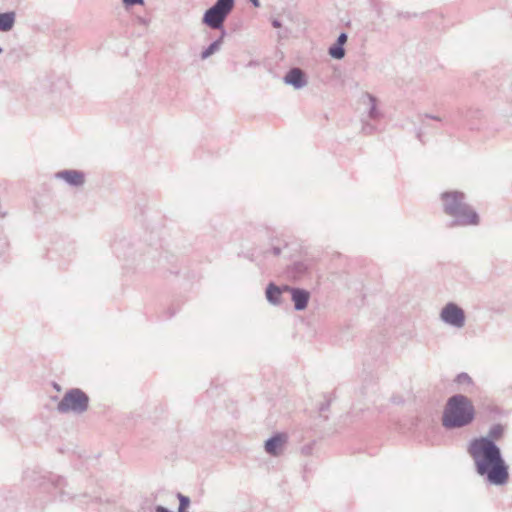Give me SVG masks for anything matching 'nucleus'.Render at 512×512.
Segmentation results:
<instances>
[{"label": "nucleus", "instance_id": "f257e3e1", "mask_svg": "<svg viewBox=\"0 0 512 512\" xmlns=\"http://www.w3.org/2000/svg\"><path fill=\"white\" fill-rule=\"evenodd\" d=\"M469 452L475 460L478 472L486 474L491 483L499 485L507 481V467L492 441L486 438L476 439L471 443Z\"/></svg>", "mask_w": 512, "mask_h": 512}, {"label": "nucleus", "instance_id": "f3484780", "mask_svg": "<svg viewBox=\"0 0 512 512\" xmlns=\"http://www.w3.org/2000/svg\"><path fill=\"white\" fill-rule=\"evenodd\" d=\"M180 505H179V512H187L190 501L189 498L186 496H183L182 494L178 495Z\"/></svg>", "mask_w": 512, "mask_h": 512}, {"label": "nucleus", "instance_id": "4be33fe9", "mask_svg": "<svg viewBox=\"0 0 512 512\" xmlns=\"http://www.w3.org/2000/svg\"><path fill=\"white\" fill-rule=\"evenodd\" d=\"M251 1L254 3V5H255V6H258V5H259V4H258V0H251Z\"/></svg>", "mask_w": 512, "mask_h": 512}, {"label": "nucleus", "instance_id": "423d86ee", "mask_svg": "<svg viewBox=\"0 0 512 512\" xmlns=\"http://www.w3.org/2000/svg\"><path fill=\"white\" fill-rule=\"evenodd\" d=\"M441 318L446 323H449L457 327L463 326L465 320L463 310L453 303L447 304L443 308L441 312Z\"/></svg>", "mask_w": 512, "mask_h": 512}, {"label": "nucleus", "instance_id": "412c9836", "mask_svg": "<svg viewBox=\"0 0 512 512\" xmlns=\"http://www.w3.org/2000/svg\"><path fill=\"white\" fill-rule=\"evenodd\" d=\"M156 511H157V512H169L166 508H164V507H162V506H158V507L156 508Z\"/></svg>", "mask_w": 512, "mask_h": 512}, {"label": "nucleus", "instance_id": "6ab92c4d", "mask_svg": "<svg viewBox=\"0 0 512 512\" xmlns=\"http://www.w3.org/2000/svg\"><path fill=\"white\" fill-rule=\"evenodd\" d=\"M347 41V36L345 33H342L340 34V36L338 37V40H337V44L343 46Z\"/></svg>", "mask_w": 512, "mask_h": 512}, {"label": "nucleus", "instance_id": "6e6552de", "mask_svg": "<svg viewBox=\"0 0 512 512\" xmlns=\"http://www.w3.org/2000/svg\"><path fill=\"white\" fill-rule=\"evenodd\" d=\"M286 440L287 436L285 434H278L266 442L265 449L269 454L277 455L286 443Z\"/></svg>", "mask_w": 512, "mask_h": 512}, {"label": "nucleus", "instance_id": "0eeeda50", "mask_svg": "<svg viewBox=\"0 0 512 512\" xmlns=\"http://www.w3.org/2000/svg\"><path fill=\"white\" fill-rule=\"evenodd\" d=\"M456 218L457 225H476L479 222V217L468 205L461 206L457 211Z\"/></svg>", "mask_w": 512, "mask_h": 512}, {"label": "nucleus", "instance_id": "dca6fc26", "mask_svg": "<svg viewBox=\"0 0 512 512\" xmlns=\"http://www.w3.org/2000/svg\"><path fill=\"white\" fill-rule=\"evenodd\" d=\"M455 381L459 384V385H471L473 383L471 377L466 374V373H462V374H459Z\"/></svg>", "mask_w": 512, "mask_h": 512}, {"label": "nucleus", "instance_id": "7ed1b4c3", "mask_svg": "<svg viewBox=\"0 0 512 512\" xmlns=\"http://www.w3.org/2000/svg\"><path fill=\"white\" fill-rule=\"evenodd\" d=\"M233 6L234 0H218L213 7L206 11L203 22L210 28H220Z\"/></svg>", "mask_w": 512, "mask_h": 512}, {"label": "nucleus", "instance_id": "a211bd4d", "mask_svg": "<svg viewBox=\"0 0 512 512\" xmlns=\"http://www.w3.org/2000/svg\"><path fill=\"white\" fill-rule=\"evenodd\" d=\"M503 434V428L499 425L497 426H494L493 428H491L490 432H489V436L492 438V439H499Z\"/></svg>", "mask_w": 512, "mask_h": 512}, {"label": "nucleus", "instance_id": "9b49d317", "mask_svg": "<svg viewBox=\"0 0 512 512\" xmlns=\"http://www.w3.org/2000/svg\"><path fill=\"white\" fill-rule=\"evenodd\" d=\"M292 299L297 310H302L307 306L309 300L308 292L304 290L295 289L292 291Z\"/></svg>", "mask_w": 512, "mask_h": 512}, {"label": "nucleus", "instance_id": "20e7f679", "mask_svg": "<svg viewBox=\"0 0 512 512\" xmlns=\"http://www.w3.org/2000/svg\"><path fill=\"white\" fill-rule=\"evenodd\" d=\"M88 406V397L80 390L68 392L58 404L60 412L76 411L82 412Z\"/></svg>", "mask_w": 512, "mask_h": 512}, {"label": "nucleus", "instance_id": "ddd939ff", "mask_svg": "<svg viewBox=\"0 0 512 512\" xmlns=\"http://www.w3.org/2000/svg\"><path fill=\"white\" fill-rule=\"evenodd\" d=\"M280 295L281 291L278 287L269 285L266 291V296L270 302L277 303L279 301Z\"/></svg>", "mask_w": 512, "mask_h": 512}, {"label": "nucleus", "instance_id": "9d476101", "mask_svg": "<svg viewBox=\"0 0 512 512\" xmlns=\"http://www.w3.org/2000/svg\"><path fill=\"white\" fill-rule=\"evenodd\" d=\"M285 82L287 84L293 85L296 88L302 87L305 84L304 74L300 69L294 68L290 70L285 76Z\"/></svg>", "mask_w": 512, "mask_h": 512}, {"label": "nucleus", "instance_id": "f8f14e48", "mask_svg": "<svg viewBox=\"0 0 512 512\" xmlns=\"http://www.w3.org/2000/svg\"><path fill=\"white\" fill-rule=\"evenodd\" d=\"M15 22V13H1L0 14V31H9L12 29Z\"/></svg>", "mask_w": 512, "mask_h": 512}, {"label": "nucleus", "instance_id": "f03ea898", "mask_svg": "<svg viewBox=\"0 0 512 512\" xmlns=\"http://www.w3.org/2000/svg\"><path fill=\"white\" fill-rule=\"evenodd\" d=\"M474 417L475 409L471 400L463 395H455L447 401L442 423L446 428H458L470 424Z\"/></svg>", "mask_w": 512, "mask_h": 512}, {"label": "nucleus", "instance_id": "39448f33", "mask_svg": "<svg viewBox=\"0 0 512 512\" xmlns=\"http://www.w3.org/2000/svg\"><path fill=\"white\" fill-rule=\"evenodd\" d=\"M444 211L450 216L457 215V211L464 206V194L457 191L446 192L442 195Z\"/></svg>", "mask_w": 512, "mask_h": 512}, {"label": "nucleus", "instance_id": "aec40b11", "mask_svg": "<svg viewBox=\"0 0 512 512\" xmlns=\"http://www.w3.org/2000/svg\"><path fill=\"white\" fill-rule=\"evenodd\" d=\"M126 5L143 4V0H123Z\"/></svg>", "mask_w": 512, "mask_h": 512}, {"label": "nucleus", "instance_id": "2eb2a0df", "mask_svg": "<svg viewBox=\"0 0 512 512\" xmlns=\"http://www.w3.org/2000/svg\"><path fill=\"white\" fill-rule=\"evenodd\" d=\"M221 41H215L213 42L203 53H202V59H206L209 56H211L214 52H216L220 47Z\"/></svg>", "mask_w": 512, "mask_h": 512}, {"label": "nucleus", "instance_id": "4468645a", "mask_svg": "<svg viewBox=\"0 0 512 512\" xmlns=\"http://www.w3.org/2000/svg\"><path fill=\"white\" fill-rule=\"evenodd\" d=\"M329 54L335 59H341L345 55L343 47L339 44H335L329 49Z\"/></svg>", "mask_w": 512, "mask_h": 512}, {"label": "nucleus", "instance_id": "1a4fd4ad", "mask_svg": "<svg viewBox=\"0 0 512 512\" xmlns=\"http://www.w3.org/2000/svg\"><path fill=\"white\" fill-rule=\"evenodd\" d=\"M58 177L74 186H79L84 183V175L81 172L75 170L60 172L58 173Z\"/></svg>", "mask_w": 512, "mask_h": 512}]
</instances>
